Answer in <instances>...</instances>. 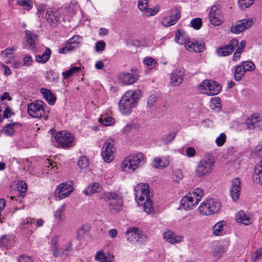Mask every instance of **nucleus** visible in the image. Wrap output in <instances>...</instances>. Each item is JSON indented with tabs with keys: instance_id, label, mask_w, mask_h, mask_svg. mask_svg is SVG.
<instances>
[{
	"instance_id": "obj_55",
	"label": "nucleus",
	"mask_w": 262,
	"mask_h": 262,
	"mask_svg": "<svg viewBox=\"0 0 262 262\" xmlns=\"http://www.w3.org/2000/svg\"><path fill=\"white\" fill-rule=\"evenodd\" d=\"M33 60L29 55H25L23 57V67H30L33 64Z\"/></svg>"
},
{
	"instance_id": "obj_14",
	"label": "nucleus",
	"mask_w": 262,
	"mask_h": 262,
	"mask_svg": "<svg viewBox=\"0 0 262 262\" xmlns=\"http://www.w3.org/2000/svg\"><path fill=\"white\" fill-rule=\"evenodd\" d=\"M185 76L183 68H178L172 71L170 75V83L172 86H178L182 83Z\"/></svg>"
},
{
	"instance_id": "obj_40",
	"label": "nucleus",
	"mask_w": 262,
	"mask_h": 262,
	"mask_svg": "<svg viewBox=\"0 0 262 262\" xmlns=\"http://www.w3.org/2000/svg\"><path fill=\"white\" fill-rule=\"evenodd\" d=\"M95 259L99 262H111L110 257L106 256L102 251H98L96 252Z\"/></svg>"
},
{
	"instance_id": "obj_19",
	"label": "nucleus",
	"mask_w": 262,
	"mask_h": 262,
	"mask_svg": "<svg viewBox=\"0 0 262 262\" xmlns=\"http://www.w3.org/2000/svg\"><path fill=\"white\" fill-rule=\"evenodd\" d=\"M230 192L233 201H236L238 200L241 194V180L238 178L232 180Z\"/></svg>"
},
{
	"instance_id": "obj_21",
	"label": "nucleus",
	"mask_w": 262,
	"mask_h": 262,
	"mask_svg": "<svg viewBox=\"0 0 262 262\" xmlns=\"http://www.w3.org/2000/svg\"><path fill=\"white\" fill-rule=\"evenodd\" d=\"M172 14L169 17H165L162 20V24L165 27L174 25L181 17L180 11L178 9L172 10Z\"/></svg>"
},
{
	"instance_id": "obj_49",
	"label": "nucleus",
	"mask_w": 262,
	"mask_h": 262,
	"mask_svg": "<svg viewBox=\"0 0 262 262\" xmlns=\"http://www.w3.org/2000/svg\"><path fill=\"white\" fill-rule=\"evenodd\" d=\"M27 189V184L23 181L20 182L18 189L19 191V196L18 198H23L26 194V192Z\"/></svg>"
},
{
	"instance_id": "obj_41",
	"label": "nucleus",
	"mask_w": 262,
	"mask_h": 262,
	"mask_svg": "<svg viewBox=\"0 0 262 262\" xmlns=\"http://www.w3.org/2000/svg\"><path fill=\"white\" fill-rule=\"evenodd\" d=\"M58 77V74L53 70L47 71L45 74L46 79L49 82H56Z\"/></svg>"
},
{
	"instance_id": "obj_45",
	"label": "nucleus",
	"mask_w": 262,
	"mask_h": 262,
	"mask_svg": "<svg viewBox=\"0 0 262 262\" xmlns=\"http://www.w3.org/2000/svg\"><path fill=\"white\" fill-rule=\"evenodd\" d=\"M254 0H238L239 7L242 10L250 7L254 3Z\"/></svg>"
},
{
	"instance_id": "obj_8",
	"label": "nucleus",
	"mask_w": 262,
	"mask_h": 262,
	"mask_svg": "<svg viewBox=\"0 0 262 262\" xmlns=\"http://www.w3.org/2000/svg\"><path fill=\"white\" fill-rule=\"evenodd\" d=\"M114 141L110 139L104 143L101 149V155L103 160L106 163L111 162L114 159Z\"/></svg>"
},
{
	"instance_id": "obj_17",
	"label": "nucleus",
	"mask_w": 262,
	"mask_h": 262,
	"mask_svg": "<svg viewBox=\"0 0 262 262\" xmlns=\"http://www.w3.org/2000/svg\"><path fill=\"white\" fill-rule=\"evenodd\" d=\"M81 38L78 35H75L70 38L66 46L59 49V52L60 54H64L69 51L74 50L80 43Z\"/></svg>"
},
{
	"instance_id": "obj_18",
	"label": "nucleus",
	"mask_w": 262,
	"mask_h": 262,
	"mask_svg": "<svg viewBox=\"0 0 262 262\" xmlns=\"http://www.w3.org/2000/svg\"><path fill=\"white\" fill-rule=\"evenodd\" d=\"M60 14L59 12L53 9L47 11L46 19L47 22L53 27H55L60 23Z\"/></svg>"
},
{
	"instance_id": "obj_42",
	"label": "nucleus",
	"mask_w": 262,
	"mask_h": 262,
	"mask_svg": "<svg viewBox=\"0 0 262 262\" xmlns=\"http://www.w3.org/2000/svg\"><path fill=\"white\" fill-rule=\"evenodd\" d=\"M72 243L71 241L68 242L63 247V249L61 252V256L67 257L69 255L70 253L72 252Z\"/></svg>"
},
{
	"instance_id": "obj_11",
	"label": "nucleus",
	"mask_w": 262,
	"mask_h": 262,
	"mask_svg": "<svg viewBox=\"0 0 262 262\" xmlns=\"http://www.w3.org/2000/svg\"><path fill=\"white\" fill-rule=\"evenodd\" d=\"M74 188L72 182H67L60 184L55 191V196L59 200L68 197L73 191Z\"/></svg>"
},
{
	"instance_id": "obj_2",
	"label": "nucleus",
	"mask_w": 262,
	"mask_h": 262,
	"mask_svg": "<svg viewBox=\"0 0 262 262\" xmlns=\"http://www.w3.org/2000/svg\"><path fill=\"white\" fill-rule=\"evenodd\" d=\"M135 195L138 204L143 205L144 210L148 213L152 210V202L149 196V186L146 183H139L134 187Z\"/></svg>"
},
{
	"instance_id": "obj_63",
	"label": "nucleus",
	"mask_w": 262,
	"mask_h": 262,
	"mask_svg": "<svg viewBox=\"0 0 262 262\" xmlns=\"http://www.w3.org/2000/svg\"><path fill=\"white\" fill-rule=\"evenodd\" d=\"M221 100L219 97H214L211 98V102L213 104L214 107L216 108H221L222 105L221 103Z\"/></svg>"
},
{
	"instance_id": "obj_10",
	"label": "nucleus",
	"mask_w": 262,
	"mask_h": 262,
	"mask_svg": "<svg viewBox=\"0 0 262 262\" xmlns=\"http://www.w3.org/2000/svg\"><path fill=\"white\" fill-rule=\"evenodd\" d=\"M55 141L63 148L71 147L73 145L74 137L71 133L63 131L58 132L54 136Z\"/></svg>"
},
{
	"instance_id": "obj_52",
	"label": "nucleus",
	"mask_w": 262,
	"mask_h": 262,
	"mask_svg": "<svg viewBox=\"0 0 262 262\" xmlns=\"http://www.w3.org/2000/svg\"><path fill=\"white\" fill-rule=\"evenodd\" d=\"M191 26L195 30H199L202 27V21L200 18H195L191 21Z\"/></svg>"
},
{
	"instance_id": "obj_48",
	"label": "nucleus",
	"mask_w": 262,
	"mask_h": 262,
	"mask_svg": "<svg viewBox=\"0 0 262 262\" xmlns=\"http://www.w3.org/2000/svg\"><path fill=\"white\" fill-rule=\"evenodd\" d=\"M160 7L158 5L155 6L153 8H147L143 14L146 17H149L150 16H154L157 14L159 10Z\"/></svg>"
},
{
	"instance_id": "obj_30",
	"label": "nucleus",
	"mask_w": 262,
	"mask_h": 262,
	"mask_svg": "<svg viewBox=\"0 0 262 262\" xmlns=\"http://www.w3.org/2000/svg\"><path fill=\"white\" fill-rule=\"evenodd\" d=\"M174 39L178 43L183 45L188 41L189 36L183 31L178 30L176 32Z\"/></svg>"
},
{
	"instance_id": "obj_37",
	"label": "nucleus",
	"mask_w": 262,
	"mask_h": 262,
	"mask_svg": "<svg viewBox=\"0 0 262 262\" xmlns=\"http://www.w3.org/2000/svg\"><path fill=\"white\" fill-rule=\"evenodd\" d=\"M16 126H20L18 122L8 123L3 128V132L6 135L11 136L14 134V127Z\"/></svg>"
},
{
	"instance_id": "obj_57",
	"label": "nucleus",
	"mask_w": 262,
	"mask_h": 262,
	"mask_svg": "<svg viewBox=\"0 0 262 262\" xmlns=\"http://www.w3.org/2000/svg\"><path fill=\"white\" fill-rule=\"evenodd\" d=\"M157 101V98L155 95H150L147 99L146 107L148 108H151L154 105Z\"/></svg>"
},
{
	"instance_id": "obj_36",
	"label": "nucleus",
	"mask_w": 262,
	"mask_h": 262,
	"mask_svg": "<svg viewBox=\"0 0 262 262\" xmlns=\"http://www.w3.org/2000/svg\"><path fill=\"white\" fill-rule=\"evenodd\" d=\"M11 238L8 235H3L0 238V247L1 249L7 250L11 247Z\"/></svg>"
},
{
	"instance_id": "obj_47",
	"label": "nucleus",
	"mask_w": 262,
	"mask_h": 262,
	"mask_svg": "<svg viewBox=\"0 0 262 262\" xmlns=\"http://www.w3.org/2000/svg\"><path fill=\"white\" fill-rule=\"evenodd\" d=\"M78 165L81 169H84L89 165V160L86 157H80L78 161Z\"/></svg>"
},
{
	"instance_id": "obj_62",
	"label": "nucleus",
	"mask_w": 262,
	"mask_h": 262,
	"mask_svg": "<svg viewBox=\"0 0 262 262\" xmlns=\"http://www.w3.org/2000/svg\"><path fill=\"white\" fill-rule=\"evenodd\" d=\"M226 252V249L223 246H220L218 247L214 252V254L218 257H220L223 253Z\"/></svg>"
},
{
	"instance_id": "obj_34",
	"label": "nucleus",
	"mask_w": 262,
	"mask_h": 262,
	"mask_svg": "<svg viewBox=\"0 0 262 262\" xmlns=\"http://www.w3.org/2000/svg\"><path fill=\"white\" fill-rule=\"evenodd\" d=\"M51 54V50L47 48L42 55L36 56V60L39 63H45L49 60Z\"/></svg>"
},
{
	"instance_id": "obj_60",
	"label": "nucleus",
	"mask_w": 262,
	"mask_h": 262,
	"mask_svg": "<svg viewBox=\"0 0 262 262\" xmlns=\"http://www.w3.org/2000/svg\"><path fill=\"white\" fill-rule=\"evenodd\" d=\"M17 3L27 10H29L32 8L30 0H18Z\"/></svg>"
},
{
	"instance_id": "obj_38",
	"label": "nucleus",
	"mask_w": 262,
	"mask_h": 262,
	"mask_svg": "<svg viewBox=\"0 0 262 262\" xmlns=\"http://www.w3.org/2000/svg\"><path fill=\"white\" fill-rule=\"evenodd\" d=\"M80 67H72L68 70L62 73L63 79H68L74 74L78 73L80 71Z\"/></svg>"
},
{
	"instance_id": "obj_7",
	"label": "nucleus",
	"mask_w": 262,
	"mask_h": 262,
	"mask_svg": "<svg viewBox=\"0 0 262 262\" xmlns=\"http://www.w3.org/2000/svg\"><path fill=\"white\" fill-rule=\"evenodd\" d=\"M201 89L204 90L203 93L208 96L218 94L222 89L221 85L213 80H205L200 85Z\"/></svg>"
},
{
	"instance_id": "obj_35",
	"label": "nucleus",
	"mask_w": 262,
	"mask_h": 262,
	"mask_svg": "<svg viewBox=\"0 0 262 262\" xmlns=\"http://www.w3.org/2000/svg\"><path fill=\"white\" fill-rule=\"evenodd\" d=\"M234 77L236 81H239L245 74L243 67L240 63L234 67Z\"/></svg>"
},
{
	"instance_id": "obj_33",
	"label": "nucleus",
	"mask_w": 262,
	"mask_h": 262,
	"mask_svg": "<svg viewBox=\"0 0 262 262\" xmlns=\"http://www.w3.org/2000/svg\"><path fill=\"white\" fill-rule=\"evenodd\" d=\"M101 189V186L99 183H94L86 187L84 190V193L86 195H90L95 193L100 192Z\"/></svg>"
},
{
	"instance_id": "obj_15",
	"label": "nucleus",
	"mask_w": 262,
	"mask_h": 262,
	"mask_svg": "<svg viewBox=\"0 0 262 262\" xmlns=\"http://www.w3.org/2000/svg\"><path fill=\"white\" fill-rule=\"evenodd\" d=\"M209 18L210 22L214 26H219L223 22V16L221 10L219 7L214 5L211 7L210 12L209 14Z\"/></svg>"
},
{
	"instance_id": "obj_53",
	"label": "nucleus",
	"mask_w": 262,
	"mask_h": 262,
	"mask_svg": "<svg viewBox=\"0 0 262 262\" xmlns=\"http://www.w3.org/2000/svg\"><path fill=\"white\" fill-rule=\"evenodd\" d=\"M37 12L36 15L38 17H42L44 13L48 10L47 9V6L46 4H41L37 7Z\"/></svg>"
},
{
	"instance_id": "obj_6",
	"label": "nucleus",
	"mask_w": 262,
	"mask_h": 262,
	"mask_svg": "<svg viewBox=\"0 0 262 262\" xmlns=\"http://www.w3.org/2000/svg\"><path fill=\"white\" fill-rule=\"evenodd\" d=\"M214 161L212 159L205 157L201 159L198 163L195 169V174L197 177L202 178L209 175L212 171Z\"/></svg>"
},
{
	"instance_id": "obj_22",
	"label": "nucleus",
	"mask_w": 262,
	"mask_h": 262,
	"mask_svg": "<svg viewBox=\"0 0 262 262\" xmlns=\"http://www.w3.org/2000/svg\"><path fill=\"white\" fill-rule=\"evenodd\" d=\"M120 80L125 84H132L138 79V75L136 74L123 72L119 75Z\"/></svg>"
},
{
	"instance_id": "obj_1",
	"label": "nucleus",
	"mask_w": 262,
	"mask_h": 262,
	"mask_svg": "<svg viewBox=\"0 0 262 262\" xmlns=\"http://www.w3.org/2000/svg\"><path fill=\"white\" fill-rule=\"evenodd\" d=\"M141 95L139 90H129L123 96L119 103V110L125 115H129L137 103Z\"/></svg>"
},
{
	"instance_id": "obj_25",
	"label": "nucleus",
	"mask_w": 262,
	"mask_h": 262,
	"mask_svg": "<svg viewBox=\"0 0 262 262\" xmlns=\"http://www.w3.org/2000/svg\"><path fill=\"white\" fill-rule=\"evenodd\" d=\"M185 49L190 52L194 51L196 53H201L204 50V46L198 42H193L190 41L189 39L185 44Z\"/></svg>"
},
{
	"instance_id": "obj_61",
	"label": "nucleus",
	"mask_w": 262,
	"mask_h": 262,
	"mask_svg": "<svg viewBox=\"0 0 262 262\" xmlns=\"http://www.w3.org/2000/svg\"><path fill=\"white\" fill-rule=\"evenodd\" d=\"M64 205H62L60 206L55 212L54 217L58 221H60L61 220V217L62 213L64 211Z\"/></svg>"
},
{
	"instance_id": "obj_4",
	"label": "nucleus",
	"mask_w": 262,
	"mask_h": 262,
	"mask_svg": "<svg viewBox=\"0 0 262 262\" xmlns=\"http://www.w3.org/2000/svg\"><path fill=\"white\" fill-rule=\"evenodd\" d=\"M221 207V203L214 199H210L202 202L199 207L200 213L210 215L217 213Z\"/></svg>"
},
{
	"instance_id": "obj_32",
	"label": "nucleus",
	"mask_w": 262,
	"mask_h": 262,
	"mask_svg": "<svg viewBox=\"0 0 262 262\" xmlns=\"http://www.w3.org/2000/svg\"><path fill=\"white\" fill-rule=\"evenodd\" d=\"M236 220L238 223H243L245 225H249L252 223L250 217L242 210L236 214Z\"/></svg>"
},
{
	"instance_id": "obj_58",
	"label": "nucleus",
	"mask_w": 262,
	"mask_h": 262,
	"mask_svg": "<svg viewBox=\"0 0 262 262\" xmlns=\"http://www.w3.org/2000/svg\"><path fill=\"white\" fill-rule=\"evenodd\" d=\"M87 231V228L84 226L79 228L77 231V239H81L83 237L84 235L85 234Z\"/></svg>"
},
{
	"instance_id": "obj_29",
	"label": "nucleus",
	"mask_w": 262,
	"mask_h": 262,
	"mask_svg": "<svg viewBox=\"0 0 262 262\" xmlns=\"http://www.w3.org/2000/svg\"><path fill=\"white\" fill-rule=\"evenodd\" d=\"M25 35L26 36V41L29 45L30 47L32 49H35L36 42L38 39V35L30 30L25 31Z\"/></svg>"
},
{
	"instance_id": "obj_56",
	"label": "nucleus",
	"mask_w": 262,
	"mask_h": 262,
	"mask_svg": "<svg viewBox=\"0 0 262 262\" xmlns=\"http://www.w3.org/2000/svg\"><path fill=\"white\" fill-rule=\"evenodd\" d=\"M226 135L225 133H221L219 136L216 138L215 143L218 146H222L226 141Z\"/></svg>"
},
{
	"instance_id": "obj_46",
	"label": "nucleus",
	"mask_w": 262,
	"mask_h": 262,
	"mask_svg": "<svg viewBox=\"0 0 262 262\" xmlns=\"http://www.w3.org/2000/svg\"><path fill=\"white\" fill-rule=\"evenodd\" d=\"M172 178L175 182H179L183 178L182 171L179 169L173 170L172 172Z\"/></svg>"
},
{
	"instance_id": "obj_28",
	"label": "nucleus",
	"mask_w": 262,
	"mask_h": 262,
	"mask_svg": "<svg viewBox=\"0 0 262 262\" xmlns=\"http://www.w3.org/2000/svg\"><path fill=\"white\" fill-rule=\"evenodd\" d=\"M51 250L52 255L54 257H58L61 256V252L59 250V246L58 245V236H54L51 241Z\"/></svg>"
},
{
	"instance_id": "obj_26",
	"label": "nucleus",
	"mask_w": 262,
	"mask_h": 262,
	"mask_svg": "<svg viewBox=\"0 0 262 262\" xmlns=\"http://www.w3.org/2000/svg\"><path fill=\"white\" fill-rule=\"evenodd\" d=\"M168 157H156L152 162V167L155 168L162 169L167 167L169 165Z\"/></svg>"
},
{
	"instance_id": "obj_31",
	"label": "nucleus",
	"mask_w": 262,
	"mask_h": 262,
	"mask_svg": "<svg viewBox=\"0 0 262 262\" xmlns=\"http://www.w3.org/2000/svg\"><path fill=\"white\" fill-rule=\"evenodd\" d=\"M40 92L49 104L53 105L55 103L56 100V97L49 90L42 88Z\"/></svg>"
},
{
	"instance_id": "obj_43",
	"label": "nucleus",
	"mask_w": 262,
	"mask_h": 262,
	"mask_svg": "<svg viewBox=\"0 0 262 262\" xmlns=\"http://www.w3.org/2000/svg\"><path fill=\"white\" fill-rule=\"evenodd\" d=\"M241 64L243 67L245 73L247 71H253L255 68L254 63L250 61H242Z\"/></svg>"
},
{
	"instance_id": "obj_27",
	"label": "nucleus",
	"mask_w": 262,
	"mask_h": 262,
	"mask_svg": "<svg viewBox=\"0 0 262 262\" xmlns=\"http://www.w3.org/2000/svg\"><path fill=\"white\" fill-rule=\"evenodd\" d=\"M163 237L167 242L172 244L181 242L183 240L182 236H176L172 232L170 231L164 232Z\"/></svg>"
},
{
	"instance_id": "obj_12",
	"label": "nucleus",
	"mask_w": 262,
	"mask_h": 262,
	"mask_svg": "<svg viewBox=\"0 0 262 262\" xmlns=\"http://www.w3.org/2000/svg\"><path fill=\"white\" fill-rule=\"evenodd\" d=\"M245 124L249 130L256 128L262 130V114L253 113L246 119Z\"/></svg>"
},
{
	"instance_id": "obj_51",
	"label": "nucleus",
	"mask_w": 262,
	"mask_h": 262,
	"mask_svg": "<svg viewBox=\"0 0 262 262\" xmlns=\"http://www.w3.org/2000/svg\"><path fill=\"white\" fill-rule=\"evenodd\" d=\"M114 119L112 117H104L102 116L99 119V121L103 125L109 126L112 125L114 122Z\"/></svg>"
},
{
	"instance_id": "obj_39",
	"label": "nucleus",
	"mask_w": 262,
	"mask_h": 262,
	"mask_svg": "<svg viewBox=\"0 0 262 262\" xmlns=\"http://www.w3.org/2000/svg\"><path fill=\"white\" fill-rule=\"evenodd\" d=\"M189 193L195 199V203L199 202L204 195V190L201 188H196Z\"/></svg>"
},
{
	"instance_id": "obj_9",
	"label": "nucleus",
	"mask_w": 262,
	"mask_h": 262,
	"mask_svg": "<svg viewBox=\"0 0 262 262\" xmlns=\"http://www.w3.org/2000/svg\"><path fill=\"white\" fill-rule=\"evenodd\" d=\"M45 104L42 101H36L31 102L28 105V114L32 118H39L45 113L43 105Z\"/></svg>"
},
{
	"instance_id": "obj_20",
	"label": "nucleus",
	"mask_w": 262,
	"mask_h": 262,
	"mask_svg": "<svg viewBox=\"0 0 262 262\" xmlns=\"http://www.w3.org/2000/svg\"><path fill=\"white\" fill-rule=\"evenodd\" d=\"M252 24V19H242L237 22L235 26L231 27L230 31L235 34H238L249 28Z\"/></svg>"
},
{
	"instance_id": "obj_59",
	"label": "nucleus",
	"mask_w": 262,
	"mask_h": 262,
	"mask_svg": "<svg viewBox=\"0 0 262 262\" xmlns=\"http://www.w3.org/2000/svg\"><path fill=\"white\" fill-rule=\"evenodd\" d=\"M15 50L16 49L13 47L11 48H8L2 52V56L5 58H8L9 56L12 55Z\"/></svg>"
},
{
	"instance_id": "obj_50",
	"label": "nucleus",
	"mask_w": 262,
	"mask_h": 262,
	"mask_svg": "<svg viewBox=\"0 0 262 262\" xmlns=\"http://www.w3.org/2000/svg\"><path fill=\"white\" fill-rule=\"evenodd\" d=\"M148 0H139L138 2V7L140 10L143 12V15L148 8Z\"/></svg>"
},
{
	"instance_id": "obj_5",
	"label": "nucleus",
	"mask_w": 262,
	"mask_h": 262,
	"mask_svg": "<svg viewBox=\"0 0 262 262\" xmlns=\"http://www.w3.org/2000/svg\"><path fill=\"white\" fill-rule=\"evenodd\" d=\"M100 198L109 203V208L111 210L119 211L122 208V199L120 195L115 192H105L101 195Z\"/></svg>"
},
{
	"instance_id": "obj_16",
	"label": "nucleus",
	"mask_w": 262,
	"mask_h": 262,
	"mask_svg": "<svg viewBox=\"0 0 262 262\" xmlns=\"http://www.w3.org/2000/svg\"><path fill=\"white\" fill-rule=\"evenodd\" d=\"M238 44V40L236 38H233L230 41L227 45L218 48L216 50V53L219 56H227L233 52Z\"/></svg>"
},
{
	"instance_id": "obj_64",
	"label": "nucleus",
	"mask_w": 262,
	"mask_h": 262,
	"mask_svg": "<svg viewBox=\"0 0 262 262\" xmlns=\"http://www.w3.org/2000/svg\"><path fill=\"white\" fill-rule=\"evenodd\" d=\"M18 262H33L31 257L26 255H22L18 258Z\"/></svg>"
},
{
	"instance_id": "obj_24",
	"label": "nucleus",
	"mask_w": 262,
	"mask_h": 262,
	"mask_svg": "<svg viewBox=\"0 0 262 262\" xmlns=\"http://www.w3.org/2000/svg\"><path fill=\"white\" fill-rule=\"evenodd\" d=\"M252 179L254 183L262 186V160L255 165Z\"/></svg>"
},
{
	"instance_id": "obj_3",
	"label": "nucleus",
	"mask_w": 262,
	"mask_h": 262,
	"mask_svg": "<svg viewBox=\"0 0 262 262\" xmlns=\"http://www.w3.org/2000/svg\"><path fill=\"white\" fill-rule=\"evenodd\" d=\"M145 157L141 152L130 154L124 159L121 168L124 171L133 172L144 163Z\"/></svg>"
},
{
	"instance_id": "obj_23",
	"label": "nucleus",
	"mask_w": 262,
	"mask_h": 262,
	"mask_svg": "<svg viewBox=\"0 0 262 262\" xmlns=\"http://www.w3.org/2000/svg\"><path fill=\"white\" fill-rule=\"evenodd\" d=\"M199 202L195 203V199L189 193L181 200V205L185 210L192 209Z\"/></svg>"
},
{
	"instance_id": "obj_54",
	"label": "nucleus",
	"mask_w": 262,
	"mask_h": 262,
	"mask_svg": "<svg viewBox=\"0 0 262 262\" xmlns=\"http://www.w3.org/2000/svg\"><path fill=\"white\" fill-rule=\"evenodd\" d=\"M7 63H10L11 67L12 68L17 69L20 68L23 66V62L19 60H14L13 59H10L7 62Z\"/></svg>"
},
{
	"instance_id": "obj_13",
	"label": "nucleus",
	"mask_w": 262,
	"mask_h": 262,
	"mask_svg": "<svg viewBox=\"0 0 262 262\" xmlns=\"http://www.w3.org/2000/svg\"><path fill=\"white\" fill-rule=\"evenodd\" d=\"M127 239L130 242L143 243L146 239V235L141 232L140 230L133 228L125 233Z\"/></svg>"
},
{
	"instance_id": "obj_44",
	"label": "nucleus",
	"mask_w": 262,
	"mask_h": 262,
	"mask_svg": "<svg viewBox=\"0 0 262 262\" xmlns=\"http://www.w3.org/2000/svg\"><path fill=\"white\" fill-rule=\"evenodd\" d=\"M225 222L224 221L217 223L213 227V233L215 235H219L223 229Z\"/></svg>"
}]
</instances>
